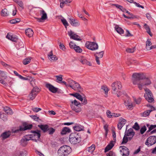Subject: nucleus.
Instances as JSON below:
<instances>
[{
    "mask_svg": "<svg viewBox=\"0 0 156 156\" xmlns=\"http://www.w3.org/2000/svg\"><path fill=\"white\" fill-rule=\"evenodd\" d=\"M132 77L133 84L134 85H138L139 88L140 90L142 89L143 86L149 85L151 83L149 79H144V76L141 74L134 73L132 75Z\"/></svg>",
    "mask_w": 156,
    "mask_h": 156,
    "instance_id": "nucleus-1",
    "label": "nucleus"
},
{
    "mask_svg": "<svg viewBox=\"0 0 156 156\" xmlns=\"http://www.w3.org/2000/svg\"><path fill=\"white\" fill-rule=\"evenodd\" d=\"M71 150L69 146L63 145L58 150V154L59 156H67L71 153Z\"/></svg>",
    "mask_w": 156,
    "mask_h": 156,
    "instance_id": "nucleus-2",
    "label": "nucleus"
},
{
    "mask_svg": "<svg viewBox=\"0 0 156 156\" xmlns=\"http://www.w3.org/2000/svg\"><path fill=\"white\" fill-rule=\"evenodd\" d=\"M121 83L120 82L116 81L113 83L112 84V93L116 94L117 93V96L119 97L121 95L120 90L122 88Z\"/></svg>",
    "mask_w": 156,
    "mask_h": 156,
    "instance_id": "nucleus-3",
    "label": "nucleus"
},
{
    "mask_svg": "<svg viewBox=\"0 0 156 156\" xmlns=\"http://www.w3.org/2000/svg\"><path fill=\"white\" fill-rule=\"evenodd\" d=\"M69 140L70 142L73 144L79 143L81 141V138L76 133H72L69 136Z\"/></svg>",
    "mask_w": 156,
    "mask_h": 156,
    "instance_id": "nucleus-4",
    "label": "nucleus"
},
{
    "mask_svg": "<svg viewBox=\"0 0 156 156\" xmlns=\"http://www.w3.org/2000/svg\"><path fill=\"white\" fill-rule=\"evenodd\" d=\"M85 46L88 49L92 51L96 50L98 48V44L94 42H87L85 44Z\"/></svg>",
    "mask_w": 156,
    "mask_h": 156,
    "instance_id": "nucleus-5",
    "label": "nucleus"
},
{
    "mask_svg": "<svg viewBox=\"0 0 156 156\" xmlns=\"http://www.w3.org/2000/svg\"><path fill=\"white\" fill-rule=\"evenodd\" d=\"M32 126L33 125L32 124H28L26 122H24L22 126L19 127V129H17L15 131V132L30 129L32 128Z\"/></svg>",
    "mask_w": 156,
    "mask_h": 156,
    "instance_id": "nucleus-6",
    "label": "nucleus"
},
{
    "mask_svg": "<svg viewBox=\"0 0 156 156\" xmlns=\"http://www.w3.org/2000/svg\"><path fill=\"white\" fill-rule=\"evenodd\" d=\"M156 143V136H151L148 137L145 143V144L148 147H150Z\"/></svg>",
    "mask_w": 156,
    "mask_h": 156,
    "instance_id": "nucleus-7",
    "label": "nucleus"
},
{
    "mask_svg": "<svg viewBox=\"0 0 156 156\" xmlns=\"http://www.w3.org/2000/svg\"><path fill=\"white\" fill-rule=\"evenodd\" d=\"M39 92V89L37 87H34L28 95L30 99L31 100H33Z\"/></svg>",
    "mask_w": 156,
    "mask_h": 156,
    "instance_id": "nucleus-8",
    "label": "nucleus"
},
{
    "mask_svg": "<svg viewBox=\"0 0 156 156\" xmlns=\"http://www.w3.org/2000/svg\"><path fill=\"white\" fill-rule=\"evenodd\" d=\"M31 133L33 134L30 135L33 138L32 140L37 142V140H38L41 136L40 131L38 130L31 131Z\"/></svg>",
    "mask_w": 156,
    "mask_h": 156,
    "instance_id": "nucleus-9",
    "label": "nucleus"
},
{
    "mask_svg": "<svg viewBox=\"0 0 156 156\" xmlns=\"http://www.w3.org/2000/svg\"><path fill=\"white\" fill-rule=\"evenodd\" d=\"M135 134V133L132 128H130L128 130L126 129L125 133V134L129 138V140H131Z\"/></svg>",
    "mask_w": 156,
    "mask_h": 156,
    "instance_id": "nucleus-10",
    "label": "nucleus"
},
{
    "mask_svg": "<svg viewBox=\"0 0 156 156\" xmlns=\"http://www.w3.org/2000/svg\"><path fill=\"white\" fill-rule=\"evenodd\" d=\"M68 34L71 39L78 41H81L82 40L78 35L74 34L71 30L68 32Z\"/></svg>",
    "mask_w": 156,
    "mask_h": 156,
    "instance_id": "nucleus-11",
    "label": "nucleus"
},
{
    "mask_svg": "<svg viewBox=\"0 0 156 156\" xmlns=\"http://www.w3.org/2000/svg\"><path fill=\"white\" fill-rule=\"evenodd\" d=\"M46 87L49 89L50 91L54 93L57 92L58 89V88L55 87L50 83H47L46 84Z\"/></svg>",
    "mask_w": 156,
    "mask_h": 156,
    "instance_id": "nucleus-12",
    "label": "nucleus"
},
{
    "mask_svg": "<svg viewBox=\"0 0 156 156\" xmlns=\"http://www.w3.org/2000/svg\"><path fill=\"white\" fill-rule=\"evenodd\" d=\"M69 22L71 25L73 26L77 27L80 25L79 21L76 19L69 18Z\"/></svg>",
    "mask_w": 156,
    "mask_h": 156,
    "instance_id": "nucleus-13",
    "label": "nucleus"
},
{
    "mask_svg": "<svg viewBox=\"0 0 156 156\" xmlns=\"http://www.w3.org/2000/svg\"><path fill=\"white\" fill-rule=\"evenodd\" d=\"M75 90H76L79 92H81L83 91V88L81 87L80 84L76 82L75 83L73 86V87L72 88Z\"/></svg>",
    "mask_w": 156,
    "mask_h": 156,
    "instance_id": "nucleus-14",
    "label": "nucleus"
},
{
    "mask_svg": "<svg viewBox=\"0 0 156 156\" xmlns=\"http://www.w3.org/2000/svg\"><path fill=\"white\" fill-rule=\"evenodd\" d=\"M120 148H122V150L123 156H128L129 154V149L125 146H120Z\"/></svg>",
    "mask_w": 156,
    "mask_h": 156,
    "instance_id": "nucleus-15",
    "label": "nucleus"
},
{
    "mask_svg": "<svg viewBox=\"0 0 156 156\" xmlns=\"http://www.w3.org/2000/svg\"><path fill=\"white\" fill-rule=\"evenodd\" d=\"M126 122V119L122 118L120 119L117 125L118 129L120 130L125 124Z\"/></svg>",
    "mask_w": 156,
    "mask_h": 156,
    "instance_id": "nucleus-16",
    "label": "nucleus"
},
{
    "mask_svg": "<svg viewBox=\"0 0 156 156\" xmlns=\"http://www.w3.org/2000/svg\"><path fill=\"white\" fill-rule=\"evenodd\" d=\"M124 104L126 106H127L128 109L131 110L133 108V105L130 98H128L127 100L125 101Z\"/></svg>",
    "mask_w": 156,
    "mask_h": 156,
    "instance_id": "nucleus-17",
    "label": "nucleus"
},
{
    "mask_svg": "<svg viewBox=\"0 0 156 156\" xmlns=\"http://www.w3.org/2000/svg\"><path fill=\"white\" fill-rule=\"evenodd\" d=\"M114 25L115 26L114 28L115 30L118 33L120 34H124V31L122 28L119 27L118 25L114 24Z\"/></svg>",
    "mask_w": 156,
    "mask_h": 156,
    "instance_id": "nucleus-18",
    "label": "nucleus"
},
{
    "mask_svg": "<svg viewBox=\"0 0 156 156\" xmlns=\"http://www.w3.org/2000/svg\"><path fill=\"white\" fill-rule=\"evenodd\" d=\"M11 132L9 131H6L3 133L1 135V137H2L3 140H4L8 138L11 135Z\"/></svg>",
    "mask_w": 156,
    "mask_h": 156,
    "instance_id": "nucleus-19",
    "label": "nucleus"
},
{
    "mask_svg": "<svg viewBox=\"0 0 156 156\" xmlns=\"http://www.w3.org/2000/svg\"><path fill=\"white\" fill-rule=\"evenodd\" d=\"M38 126L44 133L48 131L49 126L48 125H38Z\"/></svg>",
    "mask_w": 156,
    "mask_h": 156,
    "instance_id": "nucleus-20",
    "label": "nucleus"
},
{
    "mask_svg": "<svg viewBox=\"0 0 156 156\" xmlns=\"http://www.w3.org/2000/svg\"><path fill=\"white\" fill-rule=\"evenodd\" d=\"M71 132V129L68 127H65L62 129L61 134L62 135L66 134L67 133H69Z\"/></svg>",
    "mask_w": 156,
    "mask_h": 156,
    "instance_id": "nucleus-21",
    "label": "nucleus"
},
{
    "mask_svg": "<svg viewBox=\"0 0 156 156\" xmlns=\"http://www.w3.org/2000/svg\"><path fill=\"white\" fill-rule=\"evenodd\" d=\"M48 57L51 61H55L57 60V58L55 55H53L52 51H51L48 55Z\"/></svg>",
    "mask_w": 156,
    "mask_h": 156,
    "instance_id": "nucleus-22",
    "label": "nucleus"
},
{
    "mask_svg": "<svg viewBox=\"0 0 156 156\" xmlns=\"http://www.w3.org/2000/svg\"><path fill=\"white\" fill-rule=\"evenodd\" d=\"M60 3V7L62 8L63 7L64 5L70 3L72 2V0H59Z\"/></svg>",
    "mask_w": 156,
    "mask_h": 156,
    "instance_id": "nucleus-23",
    "label": "nucleus"
},
{
    "mask_svg": "<svg viewBox=\"0 0 156 156\" xmlns=\"http://www.w3.org/2000/svg\"><path fill=\"white\" fill-rule=\"evenodd\" d=\"M40 14L42 15L41 19L42 20H45L47 18V16L46 13L42 9L40 11Z\"/></svg>",
    "mask_w": 156,
    "mask_h": 156,
    "instance_id": "nucleus-24",
    "label": "nucleus"
},
{
    "mask_svg": "<svg viewBox=\"0 0 156 156\" xmlns=\"http://www.w3.org/2000/svg\"><path fill=\"white\" fill-rule=\"evenodd\" d=\"M80 62L83 64H87L89 66H91L90 62L88 61L84 57H82L80 59Z\"/></svg>",
    "mask_w": 156,
    "mask_h": 156,
    "instance_id": "nucleus-25",
    "label": "nucleus"
},
{
    "mask_svg": "<svg viewBox=\"0 0 156 156\" xmlns=\"http://www.w3.org/2000/svg\"><path fill=\"white\" fill-rule=\"evenodd\" d=\"M73 128L76 131H80L83 130L84 127L83 126L76 124V125L73 127Z\"/></svg>",
    "mask_w": 156,
    "mask_h": 156,
    "instance_id": "nucleus-26",
    "label": "nucleus"
},
{
    "mask_svg": "<svg viewBox=\"0 0 156 156\" xmlns=\"http://www.w3.org/2000/svg\"><path fill=\"white\" fill-rule=\"evenodd\" d=\"M26 35L29 37H32L34 34V32L30 28L26 29L25 31Z\"/></svg>",
    "mask_w": 156,
    "mask_h": 156,
    "instance_id": "nucleus-27",
    "label": "nucleus"
},
{
    "mask_svg": "<svg viewBox=\"0 0 156 156\" xmlns=\"http://www.w3.org/2000/svg\"><path fill=\"white\" fill-rule=\"evenodd\" d=\"M71 107L73 110L74 111L77 113H79L81 111V108L79 107L78 106H74L73 105H71Z\"/></svg>",
    "mask_w": 156,
    "mask_h": 156,
    "instance_id": "nucleus-28",
    "label": "nucleus"
},
{
    "mask_svg": "<svg viewBox=\"0 0 156 156\" xmlns=\"http://www.w3.org/2000/svg\"><path fill=\"white\" fill-rule=\"evenodd\" d=\"M112 141L111 143H110L109 144H108L105 147V152H106L108 151L111 150L114 146V144L112 142Z\"/></svg>",
    "mask_w": 156,
    "mask_h": 156,
    "instance_id": "nucleus-29",
    "label": "nucleus"
},
{
    "mask_svg": "<svg viewBox=\"0 0 156 156\" xmlns=\"http://www.w3.org/2000/svg\"><path fill=\"white\" fill-rule=\"evenodd\" d=\"M3 110L7 114L11 115L12 114V109L8 107H4Z\"/></svg>",
    "mask_w": 156,
    "mask_h": 156,
    "instance_id": "nucleus-30",
    "label": "nucleus"
},
{
    "mask_svg": "<svg viewBox=\"0 0 156 156\" xmlns=\"http://www.w3.org/2000/svg\"><path fill=\"white\" fill-rule=\"evenodd\" d=\"M1 14L2 16H6L9 15V13L7 9H4L2 10Z\"/></svg>",
    "mask_w": 156,
    "mask_h": 156,
    "instance_id": "nucleus-31",
    "label": "nucleus"
},
{
    "mask_svg": "<svg viewBox=\"0 0 156 156\" xmlns=\"http://www.w3.org/2000/svg\"><path fill=\"white\" fill-rule=\"evenodd\" d=\"M68 81L69 84H67V87H69L71 88L73 87V86L76 82V81H74L70 79H68Z\"/></svg>",
    "mask_w": 156,
    "mask_h": 156,
    "instance_id": "nucleus-32",
    "label": "nucleus"
},
{
    "mask_svg": "<svg viewBox=\"0 0 156 156\" xmlns=\"http://www.w3.org/2000/svg\"><path fill=\"white\" fill-rule=\"evenodd\" d=\"M0 118L1 119L4 121H6L7 120V118L6 115L3 113L0 112Z\"/></svg>",
    "mask_w": 156,
    "mask_h": 156,
    "instance_id": "nucleus-33",
    "label": "nucleus"
},
{
    "mask_svg": "<svg viewBox=\"0 0 156 156\" xmlns=\"http://www.w3.org/2000/svg\"><path fill=\"white\" fill-rule=\"evenodd\" d=\"M128 140H129V138L125 134L123 138L121 144H126Z\"/></svg>",
    "mask_w": 156,
    "mask_h": 156,
    "instance_id": "nucleus-34",
    "label": "nucleus"
},
{
    "mask_svg": "<svg viewBox=\"0 0 156 156\" xmlns=\"http://www.w3.org/2000/svg\"><path fill=\"white\" fill-rule=\"evenodd\" d=\"M136 63V60L130 58H128L127 59V64L128 65H130L131 64Z\"/></svg>",
    "mask_w": 156,
    "mask_h": 156,
    "instance_id": "nucleus-35",
    "label": "nucleus"
},
{
    "mask_svg": "<svg viewBox=\"0 0 156 156\" xmlns=\"http://www.w3.org/2000/svg\"><path fill=\"white\" fill-rule=\"evenodd\" d=\"M152 111V110H147L144 111L143 113L142 116L147 117L149 115L150 113Z\"/></svg>",
    "mask_w": 156,
    "mask_h": 156,
    "instance_id": "nucleus-36",
    "label": "nucleus"
},
{
    "mask_svg": "<svg viewBox=\"0 0 156 156\" xmlns=\"http://www.w3.org/2000/svg\"><path fill=\"white\" fill-rule=\"evenodd\" d=\"M20 19L19 18H16L11 20L10 21V23L11 24H15L20 22Z\"/></svg>",
    "mask_w": 156,
    "mask_h": 156,
    "instance_id": "nucleus-37",
    "label": "nucleus"
},
{
    "mask_svg": "<svg viewBox=\"0 0 156 156\" xmlns=\"http://www.w3.org/2000/svg\"><path fill=\"white\" fill-rule=\"evenodd\" d=\"M95 145L94 144H92L91 146L88 148L87 151L89 152H92L95 150Z\"/></svg>",
    "mask_w": 156,
    "mask_h": 156,
    "instance_id": "nucleus-38",
    "label": "nucleus"
},
{
    "mask_svg": "<svg viewBox=\"0 0 156 156\" xmlns=\"http://www.w3.org/2000/svg\"><path fill=\"white\" fill-rule=\"evenodd\" d=\"M149 93L150 95H149V96L147 100L149 102H152L154 101V99L152 98L153 95L151 92H150Z\"/></svg>",
    "mask_w": 156,
    "mask_h": 156,
    "instance_id": "nucleus-39",
    "label": "nucleus"
},
{
    "mask_svg": "<svg viewBox=\"0 0 156 156\" xmlns=\"http://www.w3.org/2000/svg\"><path fill=\"white\" fill-rule=\"evenodd\" d=\"M145 90L147 92V93H146V94H144V97L145 98V99L146 100H147V99L148 98L149 95H150L149 92L151 91L149 89H145Z\"/></svg>",
    "mask_w": 156,
    "mask_h": 156,
    "instance_id": "nucleus-40",
    "label": "nucleus"
},
{
    "mask_svg": "<svg viewBox=\"0 0 156 156\" xmlns=\"http://www.w3.org/2000/svg\"><path fill=\"white\" fill-rule=\"evenodd\" d=\"M48 133L50 135L52 134L55 132V130L52 127H49L48 126Z\"/></svg>",
    "mask_w": 156,
    "mask_h": 156,
    "instance_id": "nucleus-41",
    "label": "nucleus"
},
{
    "mask_svg": "<svg viewBox=\"0 0 156 156\" xmlns=\"http://www.w3.org/2000/svg\"><path fill=\"white\" fill-rule=\"evenodd\" d=\"M75 51L78 53H81L82 51V49L79 46H76L74 49Z\"/></svg>",
    "mask_w": 156,
    "mask_h": 156,
    "instance_id": "nucleus-42",
    "label": "nucleus"
},
{
    "mask_svg": "<svg viewBox=\"0 0 156 156\" xmlns=\"http://www.w3.org/2000/svg\"><path fill=\"white\" fill-rule=\"evenodd\" d=\"M152 45V43L150 40L148 39L146 42V47L147 50L148 48H149V46H151Z\"/></svg>",
    "mask_w": 156,
    "mask_h": 156,
    "instance_id": "nucleus-43",
    "label": "nucleus"
},
{
    "mask_svg": "<svg viewBox=\"0 0 156 156\" xmlns=\"http://www.w3.org/2000/svg\"><path fill=\"white\" fill-rule=\"evenodd\" d=\"M21 144L23 146H26L27 144V141L26 140L24 137L21 139L20 140Z\"/></svg>",
    "mask_w": 156,
    "mask_h": 156,
    "instance_id": "nucleus-44",
    "label": "nucleus"
},
{
    "mask_svg": "<svg viewBox=\"0 0 156 156\" xmlns=\"http://www.w3.org/2000/svg\"><path fill=\"white\" fill-rule=\"evenodd\" d=\"M61 20L64 25L65 26L66 28L67 26H69V24L67 21L66 20V19H65L64 18L63 19H61Z\"/></svg>",
    "mask_w": 156,
    "mask_h": 156,
    "instance_id": "nucleus-45",
    "label": "nucleus"
},
{
    "mask_svg": "<svg viewBox=\"0 0 156 156\" xmlns=\"http://www.w3.org/2000/svg\"><path fill=\"white\" fill-rule=\"evenodd\" d=\"M30 60L31 59L30 58H25L23 61V63L24 65H27L30 62Z\"/></svg>",
    "mask_w": 156,
    "mask_h": 156,
    "instance_id": "nucleus-46",
    "label": "nucleus"
},
{
    "mask_svg": "<svg viewBox=\"0 0 156 156\" xmlns=\"http://www.w3.org/2000/svg\"><path fill=\"white\" fill-rule=\"evenodd\" d=\"M135 51V48H128L126 49V51L127 52L130 53H133Z\"/></svg>",
    "mask_w": 156,
    "mask_h": 156,
    "instance_id": "nucleus-47",
    "label": "nucleus"
},
{
    "mask_svg": "<svg viewBox=\"0 0 156 156\" xmlns=\"http://www.w3.org/2000/svg\"><path fill=\"white\" fill-rule=\"evenodd\" d=\"M55 77L57 78V80H58V81H57L58 83H60L62 81V75L56 76Z\"/></svg>",
    "mask_w": 156,
    "mask_h": 156,
    "instance_id": "nucleus-48",
    "label": "nucleus"
},
{
    "mask_svg": "<svg viewBox=\"0 0 156 156\" xmlns=\"http://www.w3.org/2000/svg\"><path fill=\"white\" fill-rule=\"evenodd\" d=\"M147 128L144 125L141 127L140 129V131L141 134H143L144 132L146 130Z\"/></svg>",
    "mask_w": 156,
    "mask_h": 156,
    "instance_id": "nucleus-49",
    "label": "nucleus"
},
{
    "mask_svg": "<svg viewBox=\"0 0 156 156\" xmlns=\"http://www.w3.org/2000/svg\"><path fill=\"white\" fill-rule=\"evenodd\" d=\"M0 75L2 77L5 79H6L7 78V76H6L5 73L4 72L1 70H0Z\"/></svg>",
    "mask_w": 156,
    "mask_h": 156,
    "instance_id": "nucleus-50",
    "label": "nucleus"
},
{
    "mask_svg": "<svg viewBox=\"0 0 156 156\" xmlns=\"http://www.w3.org/2000/svg\"><path fill=\"white\" fill-rule=\"evenodd\" d=\"M133 128L136 130H138L140 129V126L137 122H135Z\"/></svg>",
    "mask_w": 156,
    "mask_h": 156,
    "instance_id": "nucleus-51",
    "label": "nucleus"
},
{
    "mask_svg": "<svg viewBox=\"0 0 156 156\" xmlns=\"http://www.w3.org/2000/svg\"><path fill=\"white\" fill-rule=\"evenodd\" d=\"M76 98L81 101H83V97L78 93H77Z\"/></svg>",
    "mask_w": 156,
    "mask_h": 156,
    "instance_id": "nucleus-52",
    "label": "nucleus"
},
{
    "mask_svg": "<svg viewBox=\"0 0 156 156\" xmlns=\"http://www.w3.org/2000/svg\"><path fill=\"white\" fill-rule=\"evenodd\" d=\"M71 103L73 104H74V106H78L79 105H80V102H78L76 100H75L73 101H71Z\"/></svg>",
    "mask_w": 156,
    "mask_h": 156,
    "instance_id": "nucleus-53",
    "label": "nucleus"
},
{
    "mask_svg": "<svg viewBox=\"0 0 156 156\" xmlns=\"http://www.w3.org/2000/svg\"><path fill=\"white\" fill-rule=\"evenodd\" d=\"M69 46L70 48L74 49L77 45L73 42L71 41L69 43Z\"/></svg>",
    "mask_w": 156,
    "mask_h": 156,
    "instance_id": "nucleus-54",
    "label": "nucleus"
},
{
    "mask_svg": "<svg viewBox=\"0 0 156 156\" xmlns=\"http://www.w3.org/2000/svg\"><path fill=\"white\" fill-rule=\"evenodd\" d=\"M107 156H115V154L112 151H110L108 153L106 154Z\"/></svg>",
    "mask_w": 156,
    "mask_h": 156,
    "instance_id": "nucleus-55",
    "label": "nucleus"
},
{
    "mask_svg": "<svg viewBox=\"0 0 156 156\" xmlns=\"http://www.w3.org/2000/svg\"><path fill=\"white\" fill-rule=\"evenodd\" d=\"M17 3L22 9H23L24 8L23 4V2L22 1H19Z\"/></svg>",
    "mask_w": 156,
    "mask_h": 156,
    "instance_id": "nucleus-56",
    "label": "nucleus"
},
{
    "mask_svg": "<svg viewBox=\"0 0 156 156\" xmlns=\"http://www.w3.org/2000/svg\"><path fill=\"white\" fill-rule=\"evenodd\" d=\"M104 53V51H101L100 52H99V53L96 52L95 54H96H96H98V57H99V58H101L103 57V56Z\"/></svg>",
    "mask_w": 156,
    "mask_h": 156,
    "instance_id": "nucleus-57",
    "label": "nucleus"
},
{
    "mask_svg": "<svg viewBox=\"0 0 156 156\" xmlns=\"http://www.w3.org/2000/svg\"><path fill=\"white\" fill-rule=\"evenodd\" d=\"M101 89L103 90L105 92V94L107 95V94L108 93V89L107 87H105V86H103L101 87Z\"/></svg>",
    "mask_w": 156,
    "mask_h": 156,
    "instance_id": "nucleus-58",
    "label": "nucleus"
},
{
    "mask_svg": "<svg viewBox=\"0 0 156 156\" xmlns=\"http://www.w3.org/2000/svg\"><path fill=\"white\" fill-rule=\"evenodd\" d=\"M113 113H111V112L109 110H108L106 112L107 116L109 118H112V117H111V115H112V114Z\"/></svg>",
    "mask_w": 156,
    "mask_h": 156,
    "instance_id": "nucleus-59",
    "label": "nucleus"
},
{
    "mask_svg": "<svg viewBox=\"0 0 156 156\" xmlns=\"http://www.w3.org/2000/svg\"><path fill=\"white\" fill-rule=\"evenodd\" d=\"M32 110L34 112H37L40 111H41V109L40 108H32Z\"/></svg>",
    "mask_w": 156,
    "mask_h": 156,
    "instance_id": "nucleus-60",
    "label": "nucleus"
},
{
    "mask_svg": "<svg viewBox=\"0 0 156 156\" xmlns=\"http://www.w3.org/2000/svg\"><path fill=\"white\" fill-rule=\"evenodd\" d=\"M30 135H28L27 136H24V138H25V139L26 140H27V141H28L29 140H30V139L31 138H32V136H30Z\"/></svg>",
    "mask_w": 156,
    "mask_h": 156,
    "instance_id": "nucleus-61",
    "label": "nucleus"
},
{
    "mask_svg": "<svg viewBox=\"0 0 156 156\" xmlns=\"http://www.w3.org/2000/svg\"><path fill=\"white\" fill-rule=\"evenodd\" d=\"M18 40V38L16 36L12 35L11 40L12 41L16 42Z\"/></svg>",
    "mask_w": 156,
    "mask_h": 156,
    "instance_id": "nucleus-62",
    "label": "nucleus"
},
{
    "mask_svg": "<svg viewBox=\"0 0 156 156\" xmlns=\"http://www.w3.org/2000/svg\"><path fill=\"white\" fill-rule=\"evenodd\" d=\"M94 56L96 58V62L97 63L98 65H100V60H99V57H98V56L97 55H96V54H95Z\"/></svg>",
    "mask_w": 156,
    "mask_h": 156,
    "instance_id": "nucleus-63",
    "label": "nucleus"
},
{
    "mask_svg": "<svg viewBox=\"0 0 156 156\" xmlns=\"http://www.w3.org/2000/svg\"><path fill=\"white\" fill-rule=\"evenodd\" d=\"M30 117L34 119L35 121H38V119H39L38 117H37V116L35 115H32L30 116Z\"/></svg>",
    "mask_w": 156,
    "mask_h": 156,
    "instance_id": "nucleus-64",
    "label": "nucleus"
}]
</instances>
